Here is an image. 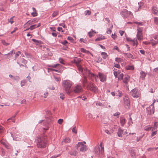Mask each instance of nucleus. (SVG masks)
<instances>
[{
	"label": "nucleus",
	"instance_id": "nucleus-29",
	"mask_svg": "<svg viewBox=\"0 0 158 158\" xmlns=\"http://www.w3.org/2000/svg\"><path fill=\"white\" fill-rule=\"evenodd\" d=\"M35 21V20H32L31 21L30 20H29L25 24V25H27L28 24L29 25H31L32 24H33L35 23L34 22Z\"/></svg>",
	"mask_w": 158,
	"mask_h": 158
},
{
	"label": "nucleus",
	"instance_id": "nucleus-37",
	"mask_svg": "<svg viewBox=\"0 0 158 158\" xmlns=\"http://www.w3.org/2000/svg\"><path fill=\"white\" fill-rule=\"evenodd\" d=\"M154 23L158 25V17H155L154 18Z\"/></svg>",
	"mask_w": 158,
	"mask_h": 158
},
{
	"label": "nucleus",
	"instance_id": "nucleus-52",
	"mask_svg": "<svg viewBox=\"0 0 158 158\" xmlns=\"http://www.w3.org/2000/svg\"><path fill=\"white\" fill-rule=\"evenodd\" d=\"M58 14V12L57 11H54L52 14L53 17H56Z\"/></svg>",
	"mask_w": 158,
	"mask_h": 158
},
{
	"label": "nucleus",
	"instance_id": "nucleus-64",
	"mask_svg": "<svg viewBox=\"0 0 158 158\" xmlns=\"http://www.w3.org/2000/svg\"><path fill=\"white\" fill-rule=\"evenodd\" d=\"M120 115V113L118 112H116L113 115L114 116H118Z\"/></svg>",
	"mask_w": 158,
	"mask_h": 158
},
{
	"label": "nucleus",
	"instance_id": "nucleus-9",
	"mask_svg": "<svg viewBox=\"0 0 158 158\" xmlns=\"http://www.w3.org/2000/svg\"><path fill=\"white\" fill-rule=\"evenodd\" d=\"M82 70L79 71L82 73L84 77L87 76L88 77H90L91 74H92V73L90 72L89 70H88L87 69H83L82 68Z\"/></svg>",
	"mask_w": 158,
	"mask_h": 158
},
{
	"label": "nucleus",
	"instance_id": "nucleus-62",
	"mask_svg": "<svg viewBox=\"0 0 158 158\" xmlns=\"http://www.w3.org/2000/svg\"><path fill=\"white\" fill-rule=\"evenodd\" d=\"M21 53V52L20 51H18V52H17L15 54V57L16 58L18 57L19 56V54Z\"/></svg>",
	"mask_w": 158,
	"mask_h": 158
},
{
	"label": "nucleus",
	"instance_id": "nucleus-22",
	"mask_svg": "<svg viewBox=\"0 0 158 158\" xmlns=\"http://www.w3.org/2000/svg\"><path fill=\"white\" fill-rule=\"evenodd\" d=\"M98 77H99L98 75H96L95 74L92 73V74H91L90 78L94 77L96 81H97V80L98 79Z\"/></svg>",
	"mask_w": 158,
	"mask_h": 158
},
{
	"label": "nucleus",
	"instance_id": "nucleus-16",
	"mask_svg": "<svg viewBox=\"0 0 158 158\" xmlns=\"http://www.w3.org/2000/svg\"><path fill=\"white\" fill-rule=\"evenodd\" d=\"M140 78L143 80L145 79V77L146 75V73L143 71H141L140 72Z\"/></svg>",
	"mask_w": 158,
	"mask_h": 158
},
{
	"label": "nucleus",
	"instance_id": "nucleus-8",
	"mask_svg": "<svg viewBox=\"0 0 158 158\" xmlns=\"http://www.w3.org/2000/svg\"><path fill=\"white\" fill-rule=\"evenodd\" d=\"M138 91V89L136 88H135L131 90L130 92V94L134 98H137L139 96V94Z\"/></svg>",
	"mask_w": 158,
	"mask_h": 158
},
{
	"label": "nucleus",
	"instance_id": "nucleus-12",
	"mask_svg": "<svg viewBox=\"0 0 158 158\" xmlns=\"http://www.w3.org/2000/svg\"><path fill=\"white\" fill-rule=\"evenodd\" d=\"M156 101V100L154 99L153 100V103H152V104L150 106H149L150 108H147V110L148 111L150 109V108L151 107V106L152 107L151 109L150 110V112H148L149 114H151L152 113V114H154V110H155L154 104V103Z\"/></svg>",
	"mask_w": 158,
	"mask_h": 158
},
{
	"label": "nucleus",
	"instance_id": "nucleus-39",
	"mask_svg": "<svg viewBox=\"0 0 158 158\" xmlns=\"http://www.w3.org/2000/svg\"><path fill=\"white\" fill-rule=\"evenodd\" d=\"M126 55L129 58H133V55L130 53H127L126 54Z\"/></svg>",
	"mask_w": 158,
	"mask_h": 158
},
{
	"label": "nucleus",
	"instance_id": "nucleus-30",
	"mask_svg": "<svg viewBox=\"0 0 158 158\" xmlns=\"http://www.w3.org/2000/svg\"><path fill=\"white\" fill-rule=\"evenodd\" d=\"M157 123V122L155 123L154 126L153 127H152L151 130L153 131L157 129V126L156 125Z\"/></svg>",
	"mask_w": 158,
	"mask_h": 158
},
{
	"label": "nucleus",
	"instance_id": "nucleus-54",
	"mask_svg": "<svg viewBox=\"0 0 158 158\" xmlns=\"http://www.w3.org/2000/svg\"><path fill=\"white\" fill-rule=\"evenodd\" d=\"M61 43L63 44V45H64V46H67V44L68 43V42L67 41V40H64V41L63 42H61Z\"/></svg>",
	"mask_w": 158,
	"mask_h": 158
},
{
	"label": "nucleus",
	"instance_id": "nucleus-14",
	"mask_svg": "<svg viewBox=\"0 0 158 158\" xmlns=\"http://www.w3.org/2000/svg\"><path fill=\"white\" fill-rule=\"evenodd\" d=\"M143 5V3L142 2H140L138 3V4L135 6V12H137L139 10H140L141 8V6Z\"/></svg>",
	"mask_w": 158,
	"mask_h": 158
},
{
	"label": "nucleus",
	"instance_id": "nucleus-24",
	"mask_svg": "<svg viewBox=\"0 0 158 158\" xmlns=\"http://www.w3.org/2000/svg\"><path fill=\"white\" fill-rule=\"evenodd\" d=\"M70 142V139L69 138L66 137L63 139L62 141V143H69Z\"/></svg>",
	"mask_w": 158,
	"mask_h": 158
},
{
	"label": "nucleus",
	"instance_id": "nucleus-46",
	"mask_svg": "<svg viewBox=\"0 0 158 158\" xmlns=\"http://www.w3.org/2000/svg\"><path fill=\"white\" fill-rule=\"evenodd\" d=\"M22 62L25 65V67L27 69L28 67L26 65V64L27 63V61L26 60L23 59L22 61Z\"/></svg>",
	"mask_w": 158,
	"mask_h": 158
},
{
	"label": "nucleus",
	"instance_id": "nucleus-43",
	"mask_svg": "<svg viewBox=\"0 0 158 158\" xmlns=\"http://www.w3.org/2000/svg\"><path fill=\"white\" fill-rule=\"evenodd\" d=\"M96 105L97 106H103L104 105L100 102H98L96 103Z\"/></svg>",
	"mask_w": 158,
	"mask_h": 158
},
{
	"label": "nucleus",
	"instance_id": "nucleus-4",
	"mask_svg": "<svg viewBox=\"0 0 158 158\" xmlns=\"http://www.w3.org/2000/svg\"><path fill=\"white\" fill-rule=\"evenodd\" d=\"M87 88L88 90L91 91L95 93H97L98 92V87L95 85H94L91 82H90L89 84L87 85Z\"/></svg>",
	"mask_w": 158,
	"mask_h": 158
},
{
	"label": "nucleus",
	"instance_id": "nucleus-50",
	"mask_svg": "<svg viewBox=\"0 0 158 158\" xmlns=\"http://www.w3.org/2000/svg\"><path fill=\"white\" fill-rule=\"evenodd\" d=\"M33 42H35L36 44L38 45L39 44V41H38V40H37L36 39H32L31 40Z\"/></svg>",
	"mask_w": 158,
	"mask_h": 158
},
{
	"label": "nucleus",
	"instance_id": "nucleus-61",
	"mask_svg": "<svg viewBox=\"0 0 158 158\" xmlns=\"http://www.w3.org/2000/svg\"><path fill=\"white\" fill-rule=\"evenodd\" d=\"M63 122V119H60L58 120V123L60 124H61Z\"/></svg>",
	"mask_w": 158,
	"mask_h": 158
},
{
	"label": "nucleus",
	"instance_id": "nucleus-42",
	"mask_svg": "<svg viewBox=\"0 0 158 158\" xmlns=\"http://www.w3.org/2000/svg\"><path fill=\"white\" fill-rule=\"evenodd\" d=\"M60 65V64H57L51 65H50V67H52V68H56L57 66H59Z\"/></svg>",
	"mask_w": 158,
	"mask_h": 158
},
{
	"label": "nucleus",
	"instance_id": "nucleus-2",
	"mask_svg": "<svg viewBox=\"0 0 158 158\" xmlns=\"http://www.w3.org/2000/svg\"><path fill=\"white\" fill-rule=\"evenodd\" d=\"M102 144V142L99 146H96L94 149V153L100 158H102L104 157V147Z\"/></svg>",
	"mask_w": 158,
	"mask_h": 158
},
{
	"label": "nucleus",
	"instance_id": "nucleus-33",
	"mask_svg": "<svg viewBox=\"0 0 158 158\" xmlns=\"http://www.w3.org/2000/svg\"><path fill=\"white\" fill-rule=\"evenodd\" d=\"M132 42L133 43V46H136L138 44V42L137 41V40H135V39L133 40Z\"/></svg>",
	"mask_w": 158,
	"mask_h": 158
},
{
	"label": "nucleus",
	"instance_id": "nucleus-63",
	"mask_svg": "<svg viewBox=\"0 0 158 158\" xmlns=\"http://www.w3.org/2000/svg\"><path fill=\"white\" fill-rule=\"evenodd\" d=\"M118 95L119 97H121L123 95L122 93L119 90H118Z\"/></svg>",
	"mask_w": 158,
	"mask_h": 158
},
{
	"label": "nucleus",
	"instance_id": "nucleus-20",
	"mask_svg": "<svg viewBox=\"0 0 158 158\" xmlns=\"http://www.w3.org/2000/svg\"><path fill=\"white\" fill-rule=\"evenodd\" d=\"M129 79L130 77L128 76H126L123 80V82L126 84L129 81Z\"/></svg>",
	"mask_w": 158,
	"mask_h": 158
},
{
	"label": "nucleus",
	"instance_id": "nucleus-36",
	"mask_svg": "<svg viewBox=\"0 0 158 158\" xmlns=\"http://www.w3.org/2000/svg\"><path fill=\"white\" fill-rule=\"evenodd\" d=\"M83 144L82 142H78L76 145L75 147L77 149L79 147H81V146H82Z\"/></svg>",
	"mask_w": 158,
	"mask_h": 158
},
{
	"label": "nucleus",
	"instance_id": "nucleus-38",
	"mask_svg": "<svg viewBox=\"0 0 158 158\" xmlns=\"http://www.w3.org/2000/svg\"><path fill=\"white\" fill-rule=\"evenodd\" d=\"M14 16H13L8 20V22L10 23L11 24H12L14 22L13 18H14Z\"/></svg>",
	"mask_w": 158,
	"mask_h": 158
},
{
	"label": "nucleus",
	"instance_id": "nucleus-11",
	"mask_svg": "<svg viewBox=\"0 0 158 158\" xmlns=\"http://www.w3.org/2000/svg\"><path fill=\"white\" fill-rule=\"evenodd\" d=\"M158 43V35H156L153 37V39L150 40V44L153 46Z\"/></svg>",
	"mask_w": 158,
	"mask_h": 158
},
{
	"label": "nucleus",
	"instance_id": "nucleus-57",
	"mask_svg": "<svg viewBox=\"0 0 158 158\" xmlns=\"http://www.w3.org/2000/svg\"><path fill=\"white\" fill-rule=\"evenodd\" d=\"M134 23L139 26H141L142 25V23L141 22H138L137 21L134 22Z\"/></svg>",
	"mask_w": 158,
	"mask_h": 158
},
{
	"label": "nucleus",
	"instance_id": "nucleus-5",
	"mask_svg": "<svg viewBox=\"0 0 158 158\" xmlns=\"http://www.w3.org/2000/svg\"><path fill=\"white\" fill-rule=\"evenodd\" d=\"M120 15L124 18H126L130 15H132L133 14L130 11H128L126 9H124L120 13Z\"/></svg>",
	"mask_w": 158,
	"mask_h": 158
},
{
	"label": "nucleus",
	"instance_id": "nucleus-26",
	"mask_svg": "<svg viewBox=\"0 0 158 158\" xmlns=\"http://www.w3.org/2000/svg\"><path fill=\"white\" fill-rule=\"evenodd\" d=\"M82 83L84 86H85L86 84L87 83V80L85 76L84 77V78L82 81Z\"/></svg>",
	"mask_w": 158,
	"mask_h": 158
},
{
	"label": "nucleus",
	"instance_id": "nucleus-31",
	"mask_svg": "<svg viewBox=\"0 0 158 158\" xmlns=\"http://www.w3.org/2000/svg\"><path fill=\"white\" fill-rule=\"evenodd\" d=\"M13 50H12L11 51H10L9 53H8L7 54H6L4 55L5 56H8V57H11L12 56V54L13 53Z\"/></svg>",
	"mask_w": 158,
	"mask_h": 158
},
{
	"label": "nucleus",
	"instance_id": "nucleus-28",
	"mask_svg": "<svg viewBox=\"0 0 158 158\" xmlns=\"http://www.w3.org/2000/svg\"><path fill=\"white\" fill-rule=\"evenodd\" d=\"M102 37H99L95 39L96 41H99L105 39V36H102Z\"/></svg>",
	"mask_w": 158,
	"mask_h": 158
},
{
	"label": "nucleus",
	"instance_id": "nucleus-32",
	"mask_svg": "<svg viewBox=\"0 0 158 158\" xmlns=\"http://www.w3.org/2000/svg\"><path fill=\"white\" fill-rule=\"evenodd\" d=\"M27 81L25 80H23L21 81V85L22 87L24 86L26 83Z\"/></svg>",
	"mask_w": 158,
	"mask_h": 158
},
{
	"label": "nucleus",
	"instance_id": "nucleus-13",
	"mask_svg": "<svg viewBox=\"0 0 158 158\" xmlns=\"http://www.w3.org/2000/svg\"><path fill=\"white\" fill-rule=\"evenodd\" d=\"M98 76L100 81L102 82H104L106 80V76L102 73H99Z\"/></svg>",
	"mask_w": 158,
	"mask_h": 158
},
{
	"label": "nucleus",
	"instance_id": "nucleus-58",
	"mask_svg": "<svg viewBox=\"0 0 158 158\" xmlns=\"http://www.w3.org/2000/svg\"><path fill=\"white\" fill-rule=\"evenodd\" d=\"M111 32V28H109L107 29L106 33L107 34H110Z\"/></svg>",
	"mask_w": 158,
	"mask_h": 158
},
{
	"label": "nucleus",
	"instance_id": "nucleus-53",
	"mask_svg": "<svg viewBox=\"0 0 158 158\" xmlns=\"http://www.w3.org/2000/svg\"><path fill=\"white\" fill-rule=\"evenodd\" d=\"M60 98L62 99L63 100L64 98H65L64 95V94L63 93H60Z\"/></svg>",
	"mask_w": 158,
	"mask_h": 158
},
{
	"label": "nucleus",
	"instance_id": "nucleus-47",
	"mask_svg": "<svg viewBox=\"0 0 158 158\" xmlns=\"http://www.w3.org/2000/svg\"><path fill=\"white\" fill-rule=\"evenodd\" d=\"M0 142L1 143L3 144L5 146H6L7 145V144H8L6 142H5L3 140V139H2V140H0Z\"/></svg>",
	"mask_w": 158,
	"mask_h": 158
},
{
	"label": "nucleus",
	"instance_id": "nucleus-1",
	"mask_svg": "<svg viewBox=\"0 0 158 158\" xmlns=\"http://www.w3.org/2000/svg\"><path fill=\"white\" fill-rule=\"evenodd\" d=\"M47 137L43 135L41 137H38L36 140L37 146L39 148H45L47 145Z\"/></svg>",
	"mask_w": 158,
	"mask_h": 158
},
{
	"label": "nucleus",
	"instance_id": "nucleus-21",
	"mask_svg": "<svg viewBox=\"0 0 158 158\" xmlns=\"http://www.w3.org/2000/svg\"><path fill=\"white\" fill-rule=\"evenodd\" d=\"M137 37L139 41H141L143 39V35L142 33H137Z\"/></svg>",
	"mask_w": 158,
	"mask_h": 158
},
{
	"label": "nucleus",
	"instance_id": "nucleus-27",
	"mask_svg": "<svg viewBox=\"0 0 158 158\" xmlns=\"http://www.w3.org/2000/svg\"><path fill=\"white\" fill-rule=\"evenodd\" d=\"M152 127H151L150 125H148L146 126H145L144 127V130L146 131H149L151 130Z\"/></svg>",
	"mask_w": 158,
	"mask_h": 158
},
{
	"label": "nucleus",
	"instance_id": "nucleus-51",
	"mask_svg": "<svg viewBox=\"0 0 158 158\" xmlns=\"http://www.w3.org/2000/svg\"><path fill=\"white\" fill-rule=\"evenodd\" d=\"M137 33H142V29L141 28L138 27L137 29Z\"/></svg>",
	"mask_w": 158,
	"mask_h": 158
},
{
	"label": "nucleus",
	"instance_id": "nucleus-41",
	"mask_svg": "<svg viewBox=\"0 0 158 158\" xmlns=\"http://www.w3.org/2000/svg\"><path fill=\"white\" fill-rule=\"evenodd\" d=\"M37 28L36 27V24L33 25H32L29 28L30 29V30H32L33 29H35V28Z\"/></svg>",
	"mask_w": 158,
	"mask_h": 158
},
{
	"label": "nucleus",
	"instance_id": "nucleus-56",
	"mask_svg": "<svg viewBox=\"0 0 158 158\" xmlns=\"http://www.w3.org/2000/svg\"><path fill=\"white\" fill-rule=\"evenodd\" d=\"M113 50H116L118 51V52H120V50L119 49L118 47L116 46H114V48L113 49Z\"/></svg>",
	"mask_w": 158,
	"mask_h": 158
},
{
	"label": "nucleus",
	"instance_id": "nucleus-15",
	"mask_svg": "<svg viewBox=\"0 0 158 158\" xmlns=\"http://www.w3.org/2000/svg\"><path fill=\"white\" fill-rule=\"evenodd\" d=\"M120 123L121 126L122 127L124 126L126 123V119L124 117H120Z\"/></svg>",
	"mask_w": 158,
	"mask_h": 158
},
{
	"label": "nucleus",
	"instance_id": "nucleus-17",
	"mask_svg": "<svg viewBox=\"0 0 158 158\" xmlns=\"http://www.w3.org/2000/svg\"><path fill=\"white\" fill-rule=\"evenodd\" d=\"M123 133V130L120 129H118L117 132V135L118 137H122V134Z\"/></svg>",
	"mask_w": 158,
	"mask_h": 158
},
{
	"label": "nucleus",
	"instance_id": "nucleus-44",
	"mask_svg": "<svg viewBox=\"0 0 158 158\" xmlns=\"http://www.w3.org/2000/svg\"><path fill=\"white\" fill-rule=\"evenodd\" d=\"M2 43L4 45L6 46H7L10 44L9 43H6L4 40H2Z\"/></svg>",
	"mask_w": 158,
	"mask_h": 158
},
{
	"label": "nucleus",
	"instance_id": "nucleus-19",
	"mask_svg": "<svg viewBox=\"0 0 158 158\" xmlns=\"http://www.w3.org/2000/svg\"><path fill=\"white\" fill-rule=\"evenodd\" d=\"M97 32L93 30V29L91 30V31L88 32V34L89 36V37H91L94 35V33H97Z\"/></svg>",
	"mask_w": 158,
	"mask_h": 158
},
{
	"label": "nucleus",
	"instance_id": "nucleus-49",
	"mask_svg": "<svg viewBox=\"0 0 158 158\" xmlns=\"http://www.w3.org/2000/svg\"><path fill=\"white\" fill-rule=\"evenodd\" d=\"M85 15H89L91 14V12L89 10H87L85 11Z\"/></svg>",
	"mask_w": 158,
	"mask_h": 158
},
{
	"label": "nucleus",
	"instance_id": "nucleus-34",
	"mask_svg": "<svg viewBox=\"0 0 158 158\" xmlns=\"http://www.w3.org/2000/svg\"><path fill=\"white\" fill-rule=\"evenodd\" d=\"M126 69L128 70H133L134 69V67L133 65L128 66L127 67Z\"/></svg>",
	"mask_w": 158,
	"mask_h": 158
},
{
	"label": "nucleus",
	"instance_id": "nucleus-35",
	"mask_svg": "<svg viewBox=\"0 0 158 158\" xmlns=\"http://www.w3.org/2000/svg\"><path fill=\"white\" fill-rule=\"evenodd\" d=\"M114 74L115 76V77H117L118 75V74H119L120 73L119 72V70H118V71H115L114 70Z\"/></svg>",
	"mask_w": 158,
	"mask_h": 158
},
{
	"label": "nucleus",
	"instance_id": "nucleus-7",
	"mask_svg": "<svg viewBox=\"0 0 158 158\" xmlns=\"http://www.w3.org/2000/svg\"><path fill=\"white\" fill-rule=\"evenodd\" d=\"M73 91L75 93H79L83 91L82 86L81 85H77L73 89Z\"/></svg>",
	"mask_w": 158,
	"mask_h": 158
},
{
	"label": "nucleus",
	"instance_id": "nucleus-48",
	"mask_svg": "<svg viewBox=\"0 0 158 158\" xmlns=\"http://www.w3.org/2000/svg\"><path fill=\"white\" fill-rule=\"evenodd\" d=\"M130 154H131V156L133 158H134L135 157V153L134 151L131 150Z\"/></svg>",
	"mask_w": 158,
	"mask_h": 158
},
{
	"label": "nucleus",
	"instance_id": "nucleus-3",
	"mask_svg": "<svg viewBox=\"0 0 158 158\" xmlns=\"http://www.w3.org/2000/svg\"><path fill=\"white\" fill-rule=\"evenodd\" d=\"M73 84V83L68 80L63 81L62 82V85L64 89L68 94H69L71 92L70 89Z\"/></svg>",
	"mask_w": 158,
	"mask_h": 158
},
{
	"label": "nucleus",
	"instance_id": "nucleus-23",
	"mask_svg": "<svg viewBox=\"0 0 158 158\" xmlns=\"http://www.w3.org/2000/svg\"><path fill=\"white\" fill-rule=\"evenodd\" d=\"M86 145H84V144H83L82 146H81V147L80 149V150L81 152H85L86 151Z\"/></svg>",
	"mask_w": 158,
	"mask_h": 158
},
{
	"label": "nucleus",
	"instance_id": "nucleus-55",
	"mask_svg": "<svg viewBox=\"0 0 158 158\" xmlns=\"http://www.w3.org/2000/svg\"><path fill=\"white\" fill-rule=\"evenodd\" d=\"M117 36L115 34V33L114 34H112L111 35L112 38L114 40H115L117 38Z\"/></svg>",
	"mask_w": 158,
	"mask_h": 158
},
{
	"label": "nucleus",
	"instance_id": "nucleus-45",
	"mask_svg": "<svg viewBox=\"0 0 158 158\" xmlns=\"http://www.w3.org/2000/svg\"><path fill=\"white\" fill-rule=\"evenodd\" d=\"M59 62L60 63H61L63 64H64V65L65 64V63L64 62V60L62 58H59Z\"/></svg>",
	"mask_w": 158,
	"mask_h": 158
},
{
	"label": "nucleus",
	"instance_id": "nucleus-10",
	"mask_svg": "<svg viewBox=\"0 0 158 158\" xmlns=\"http://www.w3.org/2000/svg\"><path fill=\"white\" fill-rule=\"evenodd\" d=\"M124 101L125 107L126 109H129L130 107V100L129 97H125L124 98Z\"/></svg>",
	"mask_w": 158,
	"mask_h": 158
},
{
	"label": "nucleus",
	"instance_id": "nucleus-40",
	"mask_svg": "<svg viewBox=\"0 0 158 158\" xmlns=\"http://www.w3.org/2000/svg\"><path fill=\"white\" fill-rule=\"evenodd\" d=\"M123 74L122 73L119 74V77H118V80H121L123 79Z\"/></svg>",
	"mask_w": 158,
	"mask_h": 158
},
{
	"label": "nucleus",
	"instance_id": "nucleus-59",
	"mask_svg": "<svg viewBox=\"0 0 158 158\" xmlns=\"http://www.w3.org/2000/svg\"><path fill=\"white\" fill-rule=\"evenodd\" d=\"M31 15L33 17H35L37 15V13L36 12H33L31 13Z\"/></svg>",
	"mask_w": 158,
	"mask_h": 158
},
{
	"label": "nucleus",
	"instance_id": "nucleus-25",
	"mask_svg": "<svg viewBox=\"0 0 158 158\" xmlns=\"http://www.w3.org/2000/svg\"><path fill=\"white\" fill-rule=\"evenodd\" d=\"M101 55L102 56V57L104 60L106 59L108 56L107 53L104 52H102L101 53Z\"/></svg>",
	"mask_w": 158,
	"mask_h": 158
},
{
	"label": "nucleus",
	"instance_id": "nucleus-60",
	"mask_svg": "<svg viewBox=\"0 0 158 158\" xmlns=\"http://www.w3.org/2000/svg\"><path fill=\"white\" fill-rule=\"evenodd\" d=\"M20 78L19 77L16 76H14L13 78V79L15 80H19V79Z\"/></svg>",
	"mask_w": 158,
	"mask_h": 158
},
{
	"label": "nucleus",
	"instance_id": "nucleus-18",
	"mask_svg": "<svg viewBox=\"0 0 158 158\" xmlns=\"http://www.w3.org/2000/svg\"><path fill=\"white\" fill-rule=\"evenodd\" d=\"M152 10L153 13L154 15H156L158 13V9L155 6H153L152 7Z\"/></svg>",
	"mask_w": 158,
	"mask_h": 158
},
{
	"label": "nucleus",
	"instance_id": "nucleus-6",
	"mask_svg": "<svg viewBox=\"0 0 158 158\" xmlns=\"http://www.w3.org/2000/svg\"><path fill=\"white\" fill-rule=\"evenodd\" d=\"M74 62L75 63L78 68V69L79 71L82 70V68L80 64V62L81 61V59L80 58L75 57L73 60Z\"/></svg>",
	"mask_w": 158,
	"mask_h": 158
}]
</instances>
